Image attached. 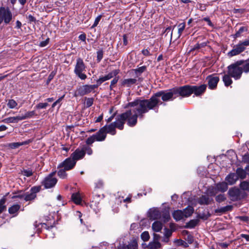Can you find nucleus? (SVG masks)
I'll list each match as a JSON object with an SVG mask.
<instances>
[{"instance_id":"obj_1","label":"nucleus","mask_w":249,"mask_h":249,"mask_svg":"<svg viewBox=\"0 0 249 249\" xmlns=\"http://www.w3.org/2000/svg\"><path fill=\"white\" fill-rule=\"evenodd\" d=\"M127 107H132L126 111H130L126 120L127 121V124L130 127L134 126L137 124L138 117L142 119L144 114L151 110L144 99L140 98L128 103Z\"/></svg>"},{"instance_id":"obj_2","label":"nucleus","mask_w":249,"mask_h":249,"mask_svg":"<svg viewBox=\"0 0 249 249\" xmlns=\"http://www.w3.org/2000/svg\"><path fill=\"white\" fill-rule=\"evenodd\" d=\"M177 98L175 87L166 90H160L154 93L149 99H144L150 108L155 112L159 111V106L165 105L164 102L173 101Z\"/></svg>"},{"instance_id":"obj_3","label":"nucleus","mask_w":249,"mask_h":249,"mask_svg":"<svg viewBox=\"0 0 249 249\" xmlns=\"http://www.w3.org/2000/svg\"><path fill=\"white\" fill-rule=\"evenodd\" d=\"M242 64V62L238 60L227 67L228 74L235 80H238L241 77L243 73V70L241 67Z\"/></svg>"},{"instance_id":"obj_4","label":"nucleus","mask_w":249,"mask_h":249,"mask_svg":"<svg viewBox=\"0 0 249 249\" xmlns=\"http://www.w3.org/2000/svg\"><path fill=\"white\" fill-rule=\"evenodd\" d=\"M249 46V39L240 41L238 44L235 45L231 51L228 52L227 55L230 57L238 55L244 52L246 47Z\"/></svg>"},{"instance_id":"obj_5","label":"nucleus","mask_w":249,"mask_h":249,"mask_svg":"<svg viewBox=\"0 0 249 249\" xmlns=\"http://www.w3.org/2000/svg\"><path fill=\"white\" fill-rule=\"evenodd\" d=\"M86 69V66L81 58H78L76 59V63L75 66L74 72L75 74L81 80H85L87 78V75L83 73Z\"/></svg>"},{"instance_id":"obj_6","label":"nucleus","mask_w":249,"mask_h":249,"mask_svg":"<svg viewBox=\"0 0 249 249\" xmlns=\"http://www.w3.org/2000/svg\"><path fill=\"white\" fill-rule=\"evenodd\" d=\"M177 96L180 99L183 98L189 97L192 94V86L185 85L180 87H175Z\"/></svg>"},{"instance_id":"obj_7","label":"nucleus","mask_w":249,"mask_h":249,"mask_svg":"<svg viewBox=\"0 0 249 249\" xmlns=\"http://www.w3.org/2000/svg\"><path fill=\"white\" fill-rule=\"evenodd\" d=\"M12 19V14L8 7L0 8V24L3 21L6 24H9Z\"/></svg>"},{"instance_id":"obj_8","label":"nucleus","mask_w":249,"mask_h":249,"mask_svg":"<svg viewBox=\"0 0 249 249\" xmlns=\"http://www.w3.org/2000/svg\"><path fill=\"white\" fill-rule=\"evenodd\" d=\"M230 199L232 201L240 200L244 197L241 190L237 187L230 188L228 192Z\"/></svg>"},{"instance_id":"obj_9","label":"nucleus","mask_w":249,"mask_h":249,"mask_svg":"<svg viewBox=\"0 0 249 249\" xmlns=\"http://www.w3.org/2000/svg\"><path fill=\"white\" fill-rule=\"evenodd\" d=\"M41 186L32 187L29 192H25L24 200L25 201L34 200L36 197V194L40 191Z\"/></svg>"},{"instance_id":"obj_10","label":"nucleus","mask_w":249,"mask_h":249,"mask_svg":"<svg viewBox=\"0 0 249 249\" xmlns=\"http://www.w3.org/2000/svg\"><path fill=\"white\" fill-rule=\"evenodd\" d=\"M129 113L130 111L125 112L117 116L116 121L112 123L114 124V125H115V127L120 130L123 129L124 124L125 122L126 121Z\"/></svg>"},{"instance_id":"obj_11","label":"nucleus","mask_w":249,"mask_h":249,"mask_svg":"<svg viewBox=\"0 0 249 249\" xmlns=\"http://www.w3.org/2000/svg\"><path fill=\"white\" fill-rule=\"evenodd\" d=\"M76 161L72 160L71 157L66 159L64 161L61 162L57 166V168H63L65 170H70L72 169L75 165Z\"/></svg>"},{"instance_id":"obj_12","label":"nucleus","mask_w":249,"mask_h":249,"mask_svg":"<svg viewBox=\"0 0 249 249\" xmlns=\"http://www.w3.org/2000/svg\"><path fill=\"white\" fill-rule=\"evenodd\" d=\"M91 92L89 85H84L77 88L74 92V96H83Z\"/></svg>"},{"instance_id":"obj_13","label":"nucleus","mask_w":249,"mask_h":249,"mask_svg":"<svg viewBox=\"0 0 249 249\" xmlns=\"http://www.w3.org/2000/svg\"><path fill=\"white\" fill-rule=\"evenodd\" d=\"M228 188V184L226 182H219L216 184L215 188L212 192H210L212 196H215L218 192L224 193Z\"/></svg>"},{"instance_id":"obj_14","label":"nucleus","mask_w":249,"mask_h":249,"mask_svg":"<svg viewBox=\"0 0 249 249\" xmlns=\"http://www.w3.org/2000/svg\"><path fill=\"white\" fill-rule=\"evenodd\" d=\"M161 213L157 208H153L149 210L148 216L151 220H157L161 218Z\"/></svg>"},{"instance_id":"obj_15","label":"nucleus","mask_w":249,"mask_h":249,"mask_svg":"<svg viewBox=\"0 0 249 249\" xmlns=\"http://www.w3.org/2000/svg\"><path fill=\"white\" fill-rule=\"evenodd\" d=\"M138 80L136 78H127L122 80L121 83V87L128 88H131L133 86L137 85Z\"/></svg>"},{"instance_id":"obj_16","label":"nucleus","mask_w":249,"mask_h":249,"mask_svg":"<svg viewBox=\"0 0 249 249\" xmlns=\"http://www.w3.org/2000/svg\"><path fill=\"white\" fill-rule=\"evenodd\" d=\"M207 79L208 81L209 88L212 89H214L217 87V83L219 80L218 76L210 75L207 76Z\"/></svg>"},{"instance_id":"obj_17","label":"nucleus","mask_w":249,"mask_h":249,"mask_svg":"<svg viewBox=\"0 0 249 249\" xmlns=\"http://www.w3.org/2000/svg\"><path fill=\"white\" fill-rule=\"evenodd\" d=\"M207 86L205 84L200 86H192V93L196 96L201 95L206 90Z\"/></svg>"},{"instance_id":"obj_18","label":"nucleus","mask_w":249,"mask_h":249,"mask_svg":"<svg viewBox=\"0 0 249 249\" xmlns=\"http://www.w3.org/2000/svg\"><path fill=\"white\" fill-rule=\"evenodd\" d=\"M57 181L56 178H52L46 177L42 182V184L46 189L51 188L55 186Z\"/></svg>"},{"instance_id":"obj_19","label":"nucleus","mask_w":249,"mask_h":249,"mask_svg":"<svg viewBox=\"0 0 249 249\" xmlns=\"http://www.w3.org/2000/svg\"><path fill=\"white\" fill-rule=\"evenodd\" d=\"M85 156L84 151L83 150L82 148H77L75 151L73 152L71 157L72 160H74V161L80 160L84 158Z\"/></svg>"},{"instance_id":"obj_20","label":"nucleus","mask_w":249,"mask_h":249,"mask_svg":"<svg viewBox=\"0 0 249 249\" xmlns=\"http://www.w3.org/2000/svg\"><path fill=\"white\" fill-rule=\"evenodd\" d=\"M106 127H102L94 136L96 141H103L106 138Z\"/></svg>"},{"instance_id":"obj_21","label":"nucleus","mask_w":249,"mask_h":249,"mask_svg":"<svg viewBox=\"0 0 249 249\" xmlns=\"http://www.w3.org/2000/svg\"><path fill=\"white\" fill-rule=\"evenodd\" d=\"M147 67L143 66L138 68L133 69L132 71L134 72L136 78H138V80L141 82L143 80V78L140 77L142 73L146 71Z\"/></svg>"},{"instance_id":"obj_22","label":"nucleus","mask_w":249,"mask_h":249,"mask_svg":"<svg viewBox=\"0 0 249 249\" xmlns=\"http://www.w3.org/2000/svg\"><path fill=\"white\" fill-rule=\"evenodd\" d=\"M238 178L235 173H230L226 178L225 180L229 185L234 184L238 180Z\"/></svg>"},{"instance_id":"obj_23","label":"nucleus","mask_w":249,"mask_h":249,"mask_svg":"<svg viewBox=\"0 0 249 249\" xmlns=\"http://www.w3.org/2000/svg\"><path fill=\"white\" fill-rule=\"evenodd\" d=\"M213 201V199L206 195H202L198 199V202L200 205H209Z\"/></svg>"},{"instance_id":"obj_24","label":"nucleus","mask_w":249,"mask_h":249,"mask_svg":"<svg viewBox=\"0 0 249 249\" xmlns=\"http://www.w3.org/2000/svg\"><path fill=\"white\" fill-rule=\"evenodd\" d=\"M20 208V205L18 204H14L9 208L8 212L10 214H13L14 216H17Z\"/></svg>"},{"instance_id":"obj_25","label":"nucleus","mask_w":249,"mask_h":249,"mask_svg":"<svg viewBox=\"0 0 249 249\" xmlns=\"http://www.w3.org/2000/svg\"><path fill=\"white\" fill-rule=\"evenodd\" d=\"M172 214L173 218L177 221H179L184 217L183 215V212L182 211L179 210L174 211Z\"/></svg>"},{"instance_id":"obj_26","label":"nucleus","mask_w":249,"mask_h":249,"mask_svg":"<svg viewBox=\"0 0 249 249\" xmlns=\"http://www.w3.org/2000/svg\"><path fill=\"white\" fill-rule=\"evenodd\" d=\"M199 222V220L198 219L191 220L186 223V225L184 226V228L187 229L194 228L198 224Z\"/></svg>"},{"instance_id":"obj_27","label":"nucleus","mask_w":249,"mask_h":249,"mask_svg":"<svg viewBox=\"0 0 249 249\" xmlns=\"http://www.w3.org/2000/svg\"><path fill=\"white\" fill-rule=\"evenodd\" d=\"M239 61L242 62V64L241 67L242 70H243V72H245L246 73H249V59L240 60Z\"/></svg>"},{"instance_id":"obj_28","label":"nucleus","mask_w":249,"mask_h":249,"mask_svg":"<svg viewBox=\"0 0 249 249\" xmlns=\"http://www.w3.org/2000/svg\"><path fill=\"white\" fill-rule=\"evenodd\" d=\"M233 207L232 205H227L224 207H221L215 209L214 212L215 213H225L227 212L231 211L232 210Z\"/></svg>"},{"instance_id":"obj_29","label":"nucleus","mask_w":249,"mask_h":249,"mask_svg":"<svg viewBox=\"0 0 249 249\" xmlns=\"http://www.w3.org/2000/svg\"><path fill=\"white\" fill-rule=\"evenodd\" d=\"M163 227L162 223L159 221H155L152 225L153 230L155 232H159L161 231Z\"/></svg>"},{"instance_id":"obj_30","label":"nucleus","mask_w":249,"mask_h":249,"mask_svg":"<svg viewBox=\"0 0 249 249\" xmlns=\"http://www.w3.org/2000/svg\"><path fill=\"white\" fill-rule=\"evenodd\" d=\"M104 127H106V133H110L112 135L116 134L115 125L114 124L111 123L108 125H105Z\"/></svg>"},{"instance_id":"obj_31","label":"nucleus","mask_w":249,"mask_h":249,"mask_svg":"<svg viewBox=\"0 0 249 249\" xmlns=\"http://www.w3.org/2000/svg\"><path fill=\"white\" fill-rule=\"evenodd\" d=\"M231 76L229 74H228V73L224 75L222 78V80L225 86L228 87L232 84V80L231 79Z\"/></svg>"},{"instance_id":"obj_32","label":"nucleus","mask_w":249,"mask_h":249,"mask_svg":"<svg viewBox=\"0 0 249 249\" xmlns=\"http://www.w3.org/2000/svg\"><path fill=\"white\" fill-rule=\"evenodd\" d=\"M238 178L241 179H244L246 178L247 174V171H245L243 169L241 168H238L236 171L235 174Z\"/></svg>"},{"instance_id":"obj_33","label":"nucleus","mask_w":249,"mask_h":249,"mask_svg":"<svg viewBox=\"0 0 249 249\" xmlns=\"http://www.w3.org/2000/svg\"><path fill=\"white\" fill-rule=\"evenodd\" d=\"M161 216L160 219H161L163 222L165 223L169 221L170 219V216L169 212L168 210H164L161 212Z\"/></svg>"},{"instance_id":"obj_34","label":"nucleus","mask_w":249,"mask_h":249,"mask_svg":"<svg viewBox=\"0 0 249 249\" xmlns=\"http://www.w3.org/2000/svg\"><path fill=\"white\" fill-rule=\"evenodd\" d=\"M194 209L193 207L189 206L184 209L182 212H183V215L184 217H190L194 213Z\"/></svg>"},{"instance_id":"obj_35","label":"nucleus","mask_w":249,"mask_h":249,"mask_svg":"<svg viewBox=\"0 0 249 249\" xmlns=\"http://www.w3.org/2000/svg\"><path fill=\"white\" fill-rule=\"evenodd\" d=\"M29 143L28 141H24L22 142H12L8 144V146L11 149H16L20 146L27 144Z\"/></svg>"},{"instance_id":"obj_36","label":"nucleus","mask_w":249,"mask_h":249,"mask_svg":"<svg viewBox=\"0 0 249 249\" xmlns=\"http://www.w3.org/2000/svg\"><path fill=\"white\" fill-rule=\"evenodd\" d=\"M71 199L76 204L81 203L82 199L79 193H74L71 196Z\"/></svg>"},{"instance_id":"obj_37","label":"nucleus","mask_w":249,"mask_h":249,"mask_svg":"<svg viewBox=\"0 0 249 249\" xmlns=\"http://www.w3.org/2000/svg\"><path fill=\"white\" fill-rule=\"evenodd\" d=\"M161 247V244L159 241L150 242L148 245L149 249H158Z\"/></svg>"},{"instance_id":"obj_38","label":"nucleus","mask_w":249,"mask_h":249,"mask_svg":"<svg viewBox=\"0 0 249 249\" xmlns=\"http://www.w3.org/2000/svg\"><path fill=\"white\" fill-rule=\"evenodd\" d=\"M59 170L57 172V175L60 178L64 179L66 178L67 177V174L66 172L67 170H65L64 168H59Z\"/></svg>"},{"instance_id":"obj_39","label":"nucleus","mask_w":249,"mask_h":249,"mask_svg":"<svg viewBox=\"0 0 249 249\" xmlns=\"http://www.w3.org/2000/svg\"><path fill=\"white\" fill-rule=\"evenodd\" d=\"M215 201L219 203L225 201L227 199V197L224 194H220L215 196Z\"/></svg>"},{"instance_id":"obj_40","label":"nucleus","mask_w":249,"mask_h":249,"mask_svg":"<svg viewBox=\"0 0 249 249\" xmlns=\"http://www.w3.org/2000/svg\"><path fill=\"white\" fill-rule=\"evenodd\" d=\"M185 28V24L184 22L181 23L178 25V36H177L176 38H178L181 36Z\"/></svg>"},{"instance_id":"obj_41","label":"nucleus","mask_w":249,"mask_h":249,"mask_svg":"<svg viewBox=\"0 0 249 249\" xmlns=\"http://www.w3.org/2000/svg\"><path fill=\"white\" fill-rule=\"evenodd\" d=\"M138 243L136 240L134 239L131 241L127 246V249H137Z\"/></svg>"},{"instance_id":"obj_42","label":"nucleus","mask_w":249,"mask_h":249,"mask_svg":"<svg viewBox=\"0 0 249 249\" xmlns=\"http://www.w3.org/2000/svg\"><path fill=\"white\" fill-rule=\"evenodd\" d=\"M248 29L244 26L241 27L239 30L236 32V33L233 35L234 38L239 37L241 36V34L245 31H247Z\"/></svg>"},{"instance_id":"obj_43","label":"nucleus","mask_w":249,"mask_h":249,"mask_svg":"<svg viewBox=\"0 0 249 249\" xmlns=\"http://www.w3.org/2000/svg\"><path fill=\"white\" fill-rule=\"evenodd\" d=\"M240 187L244 191H249V181H242L240 184Z\"/></svg>"},{"instance_id":"obj_44","label":"nucleus","mask_w":249,"mask_h":249,"mask_svg":"<svg viewBox=\"0 0 249 249\" xmlns=\"http://www.w3.org/2000/svg\"><path fill=\"white\" fill-rule=\"evenodd\" d=\"M7 105L9 108H14L18 106V103L14 99H9L8 101Z\"/></svg>"},{"instance_id":"obj_45","label":"nucleus","mask_w":249,"mask_h":249,"mask_svg":"<svg viewBox=\"0 0 249 249\" xmlns=\"http://www.w3.org/2000/svg\"><path fill=\"white\" fill-rule=\"evenodd\" d=\"M120 70L119 69H116L112 71L111 72L107 74L109 79H111L113 77H117V75L119 73Z\"/></svg>"},{"instance_id":"obj_46","label":"nucleus","mask_w":249,"mask_h":249,"mask_svg":"<svg viewBox=\"0 0 249 249\" xmlns=\"http://www.w3.org/2000/svg\"><path fill=\"white\" fill-rule=\"evenodd\" d=\"M25 192L22 191H20L16 193V195L12 197L13 198H19L23 199L24 200Z\"/></svg>"},{"instance_id":"obj_47","label":"nucleus","mask_w":249,"mask_h":249,"mask_svg":"<svg viewBox=\"0 0 249 249\" xmlns=\"http://www.w3.org/2000/svg\"><path fill=\"white\" fill-rule=\"evenodd\" d=\"M104 51L103 49H100L97 52V62H100L103 57Z\"/></svg>"},{"instance_id":"obj_48","label":"nucleus","mask_w":249,"mask_h":249,"mask_svg":"<svg viewBox=\"0 0 249 249\" xmlns=\"http://www.w3.org/2000/svg\"><path fill=\"white\" fill-rule=\"evenodd\" d=\"M21 173L22 175L27 177H31L33 175V172L32 170L30 169H23V170L21 171Z\"/></svg>"},{"instance_id":"obj_49","label":"nucleus","mask_w":249,"mask_h":249,"mask_svg":"<svg viewBox=\"0 0 249 249\" xmlns=\"http://www.w3.org/2000/svg\"><path fill=\"white\" fill-rule=\"evenodd\" d=\"M142 239L143 241H148L150 238V235L149 234V232L147 231H145L143 232L141 235Z\"/></svg>"},{"instance_id":"obj_50","label":"nucleus","mask_w":249,"mask_h":249,"mask_svg":"<svg viewBox=\"0 0 249 249\" xmlns=\"http://www.w3.org/2000/svg\"><path fill=\"white\" fill-rule=\"evenodd\" d=\"M99 81V79H98L96 80V84L89 85L91 92H94V91H93V90H94V89L97 88L99 86H100L102 84L101 82H100Z\"/></svg>"},{"instance_id":"obj_51","label":"nucleus","mask_w":249,"mask_h":249,"mask_svg":"<svg viewBox=\"0 0 249 249\" xmlns=\"http://www.w3.org/2000/svg\"><path fill=\"white\" fill-rule=\"evenodd\" d=\"M83 150L84 151L85 155L87 153L89 155L92 154V149L87 145H84L82 147Z\"/></svg>"},{"instance_id":"obj_52","label":"nucleus","mask_w":249,"mask_h":249,"mask_svg":"<svg viewBox=\"0 0 249 249\" xmlns=\"http://www.w3.org/2000/svg\"><path fill=\"white\" fill-rule=\"evenodd\" d=\"M86 102L85 103V106L86 107H89L93 104L94 99L93 98H85Z\"/></svg>"},{"instance_id":"obj_53","label":"nucleus","mask_w":249,"mask_h":249,"mask_svg":"<svg viewBox=\"0 0 249 249\" xmlns=\"http://www.w3.org/2000/svg\"><path fill=\"white\" fill-rule=\"evenodd\" d=\"M169 33L170 36V41H171L172 39L173 31L172 30V27L171 26L166 28L164 32V34H166L165 36H166L167 34Z\"/></svg>"},{"instance_id":"obj_54","label":"nucleus","mask_w":249,"mask_h":249,"mask_svg":"<svg viewBox=\"0 0 249 249\" xmlns=\"http://www.w3.org/2000/svg\"><path fill=\"white\" fill-rule=\"evenodd\" d=\"M49 105L47 103H39L36 106V109H45Z\"/></svg>"},{"instance_id":"obj_55","label":"nucleus","mask_w":249,"mask_h":249,"mask_svg":"<svg viewBox=\"0 0 249 249\" xmlns=\"http://www.w3.org/2000/svg\"><path fill=\"white\" fill-rule=\"evenodd\" d=\"M95 141H96L94 135L88 138L86 140V143L88 145H90L93 143Z\"/></svg>"},{"instance_id":"obj_56","label":"nucleus","mask_w":249,"mask_h":249,"mask_svg":"<svg viewBox=\"0 0 249 249\" xmlns=\"http://www.w3.org/2000/svg\"><path fill=\"white\" fill-rule=\"evenodd\" d=\"M2 122L5 123H16L15 117H10L3 119Z\"/></svg>"},{"instance_id":"obj_57","label":"nucleus","mask_w":249,"mask_h":249,"mask_svg":"<svg viewBox=\"0 0 249 249\" xmlns=\"http://www.w3.org/2000/svg\"><path fill=\"white\" fill-rule=\"evenodd\" d=\"M35 115V111H27L26 112V113L23 115L24 117H25V119H28L31 118L32 116H34Z\"/></svg>"},{"instance_id":"obj_58","label":"nucleus","mask_w":249,"mask_h":249,"mask_svg":"<svg viewBox=\"0 0 249 249\" xmlns=\"http://www.w3.org/2000/svg\"><path fill=\"white\" fill-rule=\"evenodd\" d=\"M5 201H6L4 198H2L0 200V213L5 209V206H4Z\"/></svg>"},{"instance_id":"obj_59","label":"nucleus","mask_w":249,"mask_h":249,"mask_svg":"<svg viewBox=\"0 0 249 249\" xmlns=\"http://www.w3.org/2000/svg\"><path fill=\"white\" fill-rule=\"evenodd\" d=\"M101 15H99L98 17H97L96 18H95V20H94L93 24L92 25L91 28H94L95 27H96L97 26V25L98 24L100 20H101Z\"/></svg>"},{"instance_id":"obj_60","label":"nucleus","mask_w":249,"mask_h":249,"mask_svg":"<svg viewBox=\"0 0 249 249\" xmlns=\"http://www.w3.org/2000/svg\"><path fill=\"white\" fill-rule=\"evenodd\" d=\"M55 74H56V72H55L54 71H53L51 72V73L49 74V75L48 77V79H47V84H49L51 82V81L53 78V77Z\"/></svg>"},{"instance_id":"obj_61","label":"nucleus","mask_w":249,"mask_h":249,"mask_svg":"<svg viewBox=\"0 0 249 249\" xmlns=\"http://www.w3.org/2000/svg\"><path fill=\"white\" fill-rule=\"evenodd\" d=\"M164 236H166L167 237H170L172 234V231L166 228H164Z\"/></svg>"},{"instance_id":"obj_62","label":"nucleus","mask_w":249,"mask_h":249,"mask_svg":"<svg viewBox=\"0 0 249 249\" xmlns=\"http://www.w3.org/2000/svg\"><path fill=\"white\" fill-rule=\"evenodd\" d=\"M50 39L47 38L45 40L40 42L39 46L41 47H44L47 46L49 42Z\"/></svg>"},{"instance_id":"obj_63","label":"nucleus","mask_w":249,"mask_h":249,"mask_svg":"<svg viewBox=\"0 0 249 249\" xmlns=\"http://www.w3.org/2000/svg\"><path fill=\"white\" fill-rule=\"evenodd\" d=\"M99 81L100 82H101V83L102 84L103 82L107 81V80H109V78L108 77V76L107 75V74L105 75V76H103L102 77H100L99 78Z\"/></svg>"},{"instance_id":"obj_64","label":"nucleus","mask_w":249,"mask_h":249,"mask_svg":"<svg viewBox=\"0 0 249 249\" xmlns=\"http://www.w3.org/2000/svg\"><path fill=\"white\" fill-rule=\"evenodd\" d=\"M119 79V76L114 77L110 82L111 86L114 87Z\"/></svg>"}]
</instances>
